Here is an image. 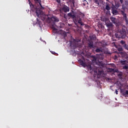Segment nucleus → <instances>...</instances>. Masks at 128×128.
I'll list each match as a JSON object with an SVG mask.
<instances>
[{"label": "nucleus", "instance_id": "5", "mask_svg": "<svg viewBox=\"0 0 128 128\" xmlns=\"http://www.w3.org/2000/svg\"><path fill=\"white\" fill-rule=\"evenodd\" d=\"M115 36L117 38H124L126 34L124 32H118L116 33Z\"/></svg>", "mask_w": 128, "mask_h": 128}, {"label": "nucleus", "instance_id": "3", "mask_svg": "<svg viewBox=\"0 0 128 128\" xmlns=\"http://www.w3.org/2000/svg\"><path fill=\"white\" fill-rule=\"evenodd\" d=\"M28 2H29V4L31 8V10L32 12H35L36 16L39 18L40 17V14H42V10H40V9L38 8L36 5L32 4V2H30V0H28Z\"/></svg>", "mask_w": 128, "mask_h": 128}, {"label": "nucleus", "instance_id": "6", "mask_svg": "<svg viewBox=\"0 0 128 128\" xmlns=\"http://www.w3.org/2000/svg\"><path fill=\"white\" fill-rule=\"evenodd\" d=\"M78 62H79L80 64L82 66H84V68H86L87 66V68L88 70H92V66L90 64L87 65L84 62V60L80 59L79 60Z\"/></svg>", "mask_w": 128, "mask_h": 128}, {"label": "nucleus", "instance_id": "18", "mask_svg": "<svg viewBox=\"0 0 128 128\" xmlns=\"http://www.w3.org/2000/svg\"><path fill=\"white\" fill-rule=\"evenodd\" d=\"M123 46L125 50H128V46L126 44H124Z\"/></svg>", "mask_w": 128, "mask_h": 128}, {"label": "nucleus", "instance_id": "25", "mask_svg": "<svg viewBox=\"0 0 128 128\" xmlns=\"http://www.w3.org/2000/svg\"><path fill=\"white\" fill-rule=\"evenodd\" d=\"M56 2L58 4H60V0H56Z\"/></svg>", "mask_w": 128, "mask_h": 128}, {"label": "nucleus", "instance_id": "32", "mask_svg": "<svg viewBox=\"0 0 128 128\" xmlns=\"http://www.w3.org/2000/svg\"><path fill=\"white\" fill-rule=\"evenodd\" d=\"M52 54H56V52H52Z\"/></svg>", "mask_w": 128, "mask_h": 128}, {"label": "nucleus", "instance_id": "9", "mask_svg": "<svg viewBox=\"0 0 128 128\" xmlns=\"http://www.w3.org/2000/svg\"><path fill=\"white\" fill-rule=\"evenodd\" d=\"M88 48H94V42H92V41L89 42Z\"/></svg>", "mask_w": 128, "mask_h": 128}, {"label": "nucleus", "instance_id": "7", "mask_svg": "<svg viewBox=\"0 0 128 128\" xmlns=\"http://www.w3.org/2000/svg\"><path fill=\"white\" fill-rule=\"evenodd\" d=\"M60 14H62V12L65 13L68 12H70V7L66 5H63L61 8H60Z\"/></svg>", "mask_w": 128, "mask_h": 128}, {"label": "nucleus", "instance_id": "30", "mask_svg": "<svg viewBox=\"0 0 128 128\" xmlns=\"http://www.w3.org/2000/svg\"><path fill=\"white\" fill-rule=\"evenodd\" d=\"M114 72H118V70H114Z\"/></svg>", "mask_w": 128, "mask_h": 128}, {"label": "nucleus", "instance_id": "34", "mask_svg": "<svg viewBox=\"0 0 128 128\" xmlns=\"http://www.w3.org/2000/svg\"><path fill=\"white\" fill-rule=\"evenodd\" d=\"M126 58H128V56L126 57Z\"/></svg>", "mask_w": 128, "mask_h": 128}, {"label": "nucleus", "instance_id": "36", "mask_svg": "<svg viewBox=\"0 0 128 128\" xmlns=\"http://www.w3.org/2000/svg\"><path fill=\"white\" fill-rule=\"evenodd\" d=\"M122 86V84H120V86Z\"/></svg>", "mask_w": 128, "mask_h": 128}, {"label": "nucleus", "instance_id": "20", "mask_svg": "<svg viewBox=\"0 0 128 128\" xmlns=\"http://www.w3.org/2000/svg\"><path fill=\"white\" fill-rule=\"evenodd\" d=\"M70 4H72V6H74V0H70Z\"/></svg>", "mask_w": 128, "mask_h": 128}, {"label": "nucleus", "instance_id": "33", "mask_svg": "<svg viewBox=\"0 0 128 128\" xmlns=\"http://www.w3.org/2000/svg\"><path fill=\"white\" fill-rule=\"evenodd\" d=\"M108 0H106V2H108Z\"/></svg>", "mask_w": 128, "mask_h": 128}, {"label": "nucleus", "instance_id": "37", "mask_svg": "<svg viewBox=\"0 0 128 128\" xmlns=\"http://www.w3.org/2000/svg\"><path fill=\"white\" fill-rule=\"evenodd\" d=\"M110 54V53H108Z\"/></svg>", "mask_w": 128, "mask_h": 128}, {"label": "nucleus", "instance_id": "1", "mask_svg": "<svg viewBox=\"0 0 128 128\" xmlns=\"http://www.w3.org/2000/svg\"><path fill=\"white\" fill-rule=\"evenodd\" d=\"M80 16H84V14L80 12L76 13L74 11L72 10L68 14L67 16L64 14V18H66V20H67L68 18H72V20H73L75 24L76 22H77L78 24H80V26H84V22H82Z\"/></svg>", "mask_w": 128, "mask_h": 128}, {"label": "nucleus", "instance_id": "8", "mask_svg": "<svg viewBox=\"0 0 128 128\" xmlns=\"http://www.w3.org/2000/svg\"><path fill=\"white\" fill-rule=\"evenodd\" d=\"M105 24L108 28H112L114 26V24H112V23L110 20L108 22H106Z\"/></svg>", "mask_w": 128, "mask_h": 128}, {"label": "nucleus", "instance_id": "15", "mask_svg": "<svg viewBox=\"0 0 128 128\" xmlns=\"http://www.w3.org/2000/svg\"><path fill=\"white\" fill-rule=\"evenodd\" d=\"M106 10H110V5H108V4L106 5Z\"/></svg>", "mask_w": 128, "mask_h": 128}, {"label": "nucleus", "instance_id": "10", "mask_svg": "<svg viewBox=\"0 0 128 128\" xmlns=\"http://www.w3.org/2000/svg\"><path fill=\"white\" fill-rule=\"evenodd\" d=\"M110 20L111 22H112V24H116L118 22L116 18L114 17H110Z\"/></svg>", "mask_w": 128, "mask_h": 128}, {"label": "nucleus", "instance_id": "21", "mask_svg": "<svg viewBox=\"0 0 128 128\" xmlns=\"http://www.w3.org/2000/svg\"><path fill=\"white\" fill-rule=\"evenodd\" d=\"M118 52H122L124 50V49H122V48L120 47L118 48Z\"/></svg>", "mask_w": 128, "mask_h": 128}, {"label": "nucleus", "instance_id": "16", "mask_svg": "<svg viewBox=\"0 0 128 128\" xmlns=\"http://www.w3.org/2000/svg\"><path fill=\"white\" fill-rule=\"evenodd\" d=\"M122 68H123V70H128V64L124 66H123Z\"/></svg>", "mask_w": 128, "mask_h": 128}, {"label": "nucleus", "instance_id": "17", "mask_svg": "<svg viewBox=\"0 0 128 128\" xmlns=\"http://www.w3.org/2000/svg\"><path fill=\"white\" fill-rule=\"evenodd\" d=\"M114 24H115L116 26H120V22H118L117 21L116 23H114Z\"/></svg>", "mask_w": 128, "mask_h": 128}, {"label": "nucleus", "instance_id": "23", "mask_svg": "<svg viewBox=\"0 0 128 128\" xmlns=\"http://www.w3.org/2000/svg\"><path fill=\"white\" fill-rule=\"evenodd\" d=\"M121 64H128L125 60L121 61Z\"/></svg>", "mask_w": 128, "mask_h": 128}, {"label": "nucleus", "instance_id": "22", "mask_svg": "<svg viewBox=\"0 0 128 128\" xmlns=\"http://www.w3.org/2000/svg\"><path fill=\"white\" fill-rule=\"evenodd\" d=\"M108 70L110 72H114V68H109Z\"/></svg>", "mask_w": 128, "mask_h": 128}, {"label": "nucleus", "instance_id": "29", "mask_svg": "<svg viewBox=\"0 0 128 128\" xmlns=\"http://www.w3.org/2000/svg\"><path fill=\"white\" fill-rule=\"evenodd\" d=\"M120 4H123L124 3V0H120Z\"/></svg>", "mask_w": 128, "mask_h": 128}, {"label": "nucleus", "instance_id": "12", "mask_svg": "<svg viewBox=\"0 0 128 128\" xmlns=\"http://www.w3.org/2000/svg\"><path fill=\"white\" fill-rule=\"evenodd\" d=\"M96 52H102V48H96L95 50Z\"/></svg>", "mask_w": 128, "mask_h": 128}, {"label": "nucleus", "instance_id": "4", "mask_svg": "<svg viewBox=\"0 0 128 128\" xmlns=\"http://www.w3.org/2000/svg\"><path fill=\"white\" fill-rule=\"evenodd\" d=\"M121 10H120V14L122 16L125 22L128 24V16L126 13V8H124V6L122 8Z\"/></svg>", "mask_w": 128, "mask_h": 128}, {"label": "nucleus", "instance_id": "26", "mask_svg": "<svg viewBox=\"0 0 128 128\" xmlns=\"http://www.w3.org/2000/svg\"><path fill=\"white\" fill-rule=\"evenodd\" d=\"M118 76H122V73H120L118 74Z\"/></svg>", "mask_w": 128, "mask_h": 128}, {"label": "nucleus", "instance_id": "31", "mask_svg": "<svg viewBox=\"0 0 128 128\" xmlns=\"http://www.w3.org/2000/svg\"><path fill=\"white\" fill-rule=\"evenodd\" d=\"M115 92L116 94H118V90L116 89V90H115Z\"/></svg>", "mask_w": 128, "mask_h": 128}, {"label": "nucleus", "instance_id": "19", "mask_svg": "<svg viewBox=\"0 0 128 128\" xmlns=\"http://www.w3.org/2000/svg\"><path fill=\"white\" fill-rule=\"evenodd\" d=\"M35 2H38L39 3V4H40V6H42V2L40 1V0H34Z\"/></svg>", "mask_w": 128, "mask_h": 128}, {"label": "nucleus", "instance_id": "35", "mask_svg": "<svg viewBox=\"0 0 128 128\" xmlns=\"http://www.w3.org/2000/svg\"><path fill=\"white\" fill-rule=\"evenodd\" d=\"M94 72H96V70H94Z\"/></svg>", "mask_w": 128, "mask_h": 128}, {"label": "nucleus", "instance_id": "11", "mask_svg": "<svg viewBox=\"0 0 128 128\" xmlns=\"http://www.w3.org/2000/svg\"><path fill=\"white\" fill-rule=\"evenodd\" d=\"M94 2L98 6H100L102 4V0H94Z\"/></svg>", "mask_w": 128, "mask_h": 128}, {"label": "nucleus", "instance_id": "24", "mask_svg": "<svg viewBox=\"0 0 128 128\" xmlns=\"http://www.w3.org/2000/svg\"><path fill=\"white\" fill-rule=\"evenodd\" d=\"M86 4H88V2L87 1H85V3L83 4V6H86Z\"/></svg>", "mask_w": 128, "mask_h": 128}, {"label": "nucleus", "instance_id": "2", "mask_svg": "<svg viewBox=\"0 0 128 128\" xmlns=\"http://www.w3.org/2000/svg\"><path fill=\"white\" fill-rule=\"evenodd\" d=\"M46 22L48 24H52V28L53 29L54 32H58V29L56 28V26L58 28H62V24H58V26L56 24V22H60V20L55 16H53L51 18L48 17Z\"/></svg>", "mask_w": 128, "mask_h": 128}, {"label": "nucleus", "instance_id": "14", "mask_svg": "<svg viewBox=\"0 0 128 128\" xmlns=\"http://www.w3.org/2000/svg\"><path fill=\"white\" fill-rule=\"evenodd\" d=\"M114 6L116 8H120V3L116 2Z\"/></svg>", "mask_w": 128, "mask_h": 128}, {"label": "nucleus", "instance_id": "28", "mask_svg": "<svg viewBox=\"0 0 128 128\" xmlns=\"http://www.w3.org/2000/svg\"><path fill=\"white\" fill-rule=\"evenodd\" d=\"M124 94H128V90H126L125 92V93L124 94Z\"/></svg>", "mask_w": 128, "mask_h": 128}, {"label": "nucleus", "instance_id": "13", "mask_svg": "<svg viewBox=\"0 0 128 128\" xmlns=\"http://www.w3.org/2000/svg\"><path fill=\"white\" fill-rule=\"evenodd\" d=\"M112 14H114V16L116 15L117 14H118V10L116 9H112Z\"/></svg>", "mask_w": 128, "mask_h": 128}, {"label": "nucleus", "instance_id": "27", "mask_svg": "<svg viewBox=\"0 0 128 128\" xmlns=\"http://www.w3.org/2000/svg\"><path fill=\"white\" fill-rule=\"evenodd\" d=\"M120 42H121V44H124V40H121Z\"/></svg>", "mask_w": 128, "mask_h": 128}]
</instances>
